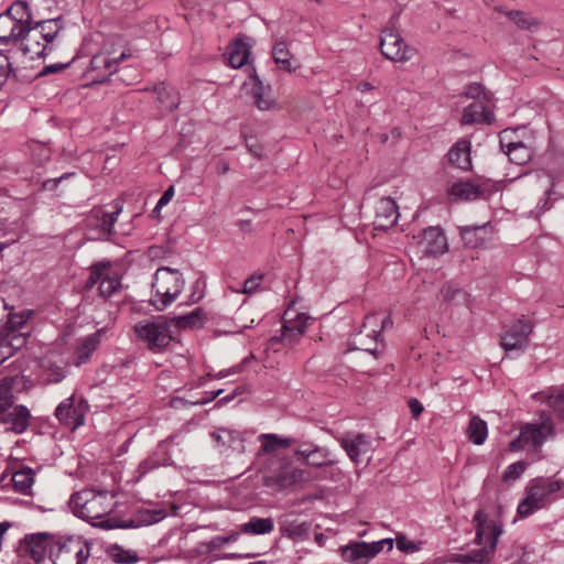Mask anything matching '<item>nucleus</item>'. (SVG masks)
<instances>
[{
	"instance_id": "1",
	"label": "nucleus",
	"mask_w": 564,
	"mask_h": 564,
	"mask_svg": "<svg viewBox=\"0 0 564 564\" xmlns=\"http://www.w3.org/2000/svg\"><path fill=\"white\" fill-rule=\"evenodd\" d=\"M33 28L32 10L24 0L14 2L0 14V42L3 44L14 43L11 52L18 69L33 68L35 54L32 46L24 43Z\"/></svg>"
},
{
	"instance_id": "2",
	"label": "nucleus",
	"mask_w": 564,
	"mask_h": 564,
	"mask_svg": "<svg viewBox=\"0 0 564 564\" xmlns=\"http://www.w3.org/2000/svg\"><path fill=\"white\" fill-rule=\"evenodd\" d=\"M47 552L54 564H86L90 544L77 535L56 538L52 533L37 532V562Z\"/></svg>"
},
{
	"instance_id": "3",
	"label": "nucleus",
	"mask_w": 564,
	"mask_h": 564,
	"mask_svg": "<svg viewBox=\"0 0 564 564\" xmlns=\"http://www.w3.org/2000/svg\"><path fill=\"white\" fill-rule=\"evenodd\" d=\"M184 286L185 280L180 270L160 267L153 275L150 303L155 310L164 311L178 297Z\"/></svg>"
},
{
	"instance_id": "4",
	"label": "nucleus",
	"mask_w": 564,
	"mask_h": 564,
	"mask_svg": "<svg viewBox=\"0 0 564 564\" xmlns=\"http://www.w3.org/2000/svg\"><path fill=\"white\" fill-rule=\"evenodd\" d=\"M113 496L108 491L95 492L93 490H82L70 496L69 506L73 513L86 521L97 520L113 511Z\"/></svg>"
},
{
	"instance_id": "5",
	"label": "nucleus",
	"mask_w": 564,
	"mask_h": 564,
	"mask_svg": "<svg viewBox=\"0 0 564 564\" xmlns=\"http://www.w3.org/2000/svg\"><path fill=\"white\" fill-rule=\"evenodd\" d=\"M171 322L165 316H158L138 322L134 332L138 338L153 352L164 350L172 341Z\"/></svg>"
},
{
	"instance_id": "6",
	"label": "nucleus",
	"mask_w": 564,
	"mask_h": 564,
	"mask_svg": "<svg viewBox=\"0 0 564 564\" xmlns=\"http://www.w3.org/2000/svg\"><path fill=\"white\" fill-rule=\"evenodd\" d=\"M540 419L539 424L527 423L521 427L519 436L509 444L511 452L524 448L538 451L554 434V423L544 411L540 412Z\"/></svg>"
},
{
	"instance_id": "7",
	"label": "nucleus",
	"mask_w": 564,
	"mask_h": 564,
	"mask_svg": "<svg viewBox=\"0 0 564 564\" xmlns=\"http://www.w3.org/2000/svg\"><path fill=\"white\" fill-rule=\"evenodd\" d=\"M561 489V482L554 479H536L530 486L527 497L518 506V514L521 518L531 516L536 510L544 508L547 497Z\"/></svg>"
},
{
	"instance_id": "8",
	"label": "nucleus",
	"mask_w": 564,
	"mask_h": 564,
	"mask_svg": "<svg viewBox=\"0 0 564 564\" xmlns=\"http://www.w3.org/2000/svg\"><path fill=\"white\" fill-rule=\"evenodd\" d=\"M380 48L382 55L393 62H406L414 54V50L404 43L393 26L381 31Z\"/></svg>"
},
{
	"instance_id": "9",
	"label": "nucleus",
	"mask_w": 564,
	"mask_h": 564,
	"mask_svg": "<svg viewBox=\"0 0 564 564\" xmlns=\"http://www.w3.org/2000/svg\"><path fill=\"white\" fill-rule=\"evenodd\" d=\"M32 315L33 311L31 310L18 314H10L6 325L2 327L0 335L6 336L7 345L12 348V352L26 344L30 334L22 332V328Z\"/></svg>"
},
{
	"instance_id": "10",
	"label": "nucleus",
	"mask_w": 564,
	"mask_h": 564,
	"mask_svg": "<svg viewBox=\"0 0 564 564\" xmlns=\"http://www.w3.org/2000/svg\"><path fill=\"white\" fill-rule=\"evenodd\" d=\"M339 444L355 464H359L375 451V441L365 433L348 432L339 438Z\"/></svg>"
},
{
	"instance_id": "11",
	"label": "nucleus",
	"mask_w": 564,
	"mask_h": 564,
	"mask_svg": "<svg viewBox=\"0 0 564 564\" xmlns=\"http://www.w3.org/2000/svg\"><path fill=\"white\" fill-rule=\"evenodd\" d=\"M532 325L529 321L518 319L501 336V346L507 352H523L529 344Z\"/></svg>"
},
{
	"instance_id": "12",
	"label": "nucleus",
	"mask_w": 564,
	"mask_h": 564,
	"mask_svg": "<svg viewBox=\"0 0 564 564\" xmlns=\"http://www.w3.org/2000/svg\"><path fill=\"white\" fill-rule=\"evenodd\" d=\"M419 248L425 257H437L447 250V239L440 227H429L421 234Z\"/></svg>"
},
{
	"instance_id": "13",
	"label": "nucleus",
	"mask_w": 564,
	"mask_h": 564,
	"mask_svg": "<svg viewBox=\"0 0 564 564\" xmlns=\"http://www.w3.org/2000/svg\"><path fill=\"white\" fill-rule=\"evenodd\" d=\"M399 213L395 202L390 197H381L375 207L373 225L376 229L391 228L398 220Z\"/></svg>"
},
{
	"instance_id": "14",
	"label": "nucleus",
	"mask_w": 564,
	"mask_h": 564,
	"mask_svg": "<svg viewBox=\"0 0 564 564\" xmlns=\"http://www.w3.org/2000/svg\"><path fill=\"white\" fill-rule=\"evenodd\" d=\"M492 227L489 223L479 226L459 227V235L465 246L469 248L482 247L492 238Z\"/></svg>"
},
{
	"instance_id": "15",
	"label": "nucleus",
	"mask_w": 564,
	"mask_h": 564,
	"mask_svg": "<svg viewBox=\"0 0 564 564\" xmlns=\"http://www.w3.org/2000/svg\"><path fill=\"white\" fill-rule=\"evenodd\" d=\"M311 319L312 317L307 314L300 313L295 318L285 321L281 334L283 344L288 346L297 344L305 333L308 321Z\"/></svg>"
},
{
	"instance_id": "16",
	"label": "nucleus",
	"mask_w": 564,
	"mask_h": 564,
	"mask_svg": "<svg viewBox=\"0 0 564 564\" xmlns=\"http://www.w3.org/2000/svg\"><path fill=\"white\" fill-rule=\"evenodd\" d=\"M344 561L351 564H367L376 556V550L367 542H351L340 547Z\"/></svg>"
},
{
	"instance_id": "17",
	"label": "nucleus",
	"mask_w": 564,
	"mask_h": 564,
	"mask_svg": "<svg viewBox=\"0 0 564 564\" xmlns=\"http://www.w3.org/2000/svg\"><path fill=\"white\" fill-rule=\"evenodd\" d=\"M251 37L240 36L227 48V57L232 68H240L247 64L250 56Z\"/></svg>"
},
{
	"instance_id": "18",
	"label": "nucleus",
	"mask_w": 564,
	"mask_h": 564,
	"mask_svg": "<svg viewBox=\"0 0 564 564\" xmlns=\"http://www.w3.org/2000/svg\"><path fill=\"white\" fill-rule=\"evenodd\" d=\"M72 401L73 397L62 402L56 408L55 415L61 423L69 426L72 430H75L84 424L85 414L83 410L74 408Z\"/></svg>"
},
{
	"instance_id": "19",
	"label": "nucleus",
	"mask_w": 564,
	"mask_h": 564,
	"mask_svg": "<svg viewBox=\"0 0 564 564\" xmlns=\"http://www.w3.org/2000/svg\"><path fill=\"white\" fill-rule=\"evenodd\" d=\"M304 471L299 468L281 469L279 473L265 476L264 484L276 490L295 485L303 479Z\"/></svg>"
},
{
	"instance_id": "20",
	"label": "nucleus",
	"mask_w": 564,
	"mask_h": 564,
	"mask_svg": "<svg viewBox=\"0 0 564 564\" xmlns=\"http://www.w3.org/2000/svg\"><path fill=\"white\" fill-rule=\"evenodd\" d=\"M495 116L491 110L481 102H473L467 106L462 116V124L492 123Z\"/></svg>"
},
{
	"instance_id": "21",
	"label": "nucleus",
	"mask_w": 564,
	"mask_h": 564,
	"mask_svg": "<svg viewBox=\"0 0 564 564\" xmlns=\"http://www.w3.org/2000/svg\"><path fill=\"white\" fill-rule=\"evenodd\" d=\"M484 193L485 189L481 186L470 181L456 182L448 188V195L454 200H475Z\"/></svg>"
},
{
	"instance_id": "22",
	"label": "nucleus",
	"mask_w": 564,
	"mask_h": 564,
	"mask_svg": "<svg viewBox=\"0 0 564 564\" xmlns=\"http://www.w3.org/2000/svg\"><path fill=\"white\" fill-rule=\"evenodd\" d=\"M448 161L460 170H469L471 167L470 142L460 140L455 143L448 152Z\"/></svg>"
},
{
	"instance_id": "23",
	"label": "nucleus",
	"mask_w": 564,
	"mask_h": 564,
	"mask_svg": "<svg viewBox=\"0 0 564 564\" xmlns=\"http://www.w3.org/2000/svg\"><path fill=\"white\" fill-rule=\"evenodd\" d=\"M281 534L294 542H302L310 538L311 523L297 520H284L280 527Z\"/></svg>"
},
{
	"instance_id": "24",
	"label": "nucleus",
	"mask_w": 564,
	"mask_h": 564,
	"mask_svg": "<svg viewBox=\"0 0 564 564\" xmlns=\"http://www.w3.org/2000/svg\"><path fill=\"white\" fill-rule=\"evenodd\" d=\"M156 101L162 111H173L178 106V95L172 86L160 83L154 87Z\"/></svg>"
},
{
	"instance_id": "25",
	"label": "nucleus",
	"mask_w": 564,
	"mask_h": 564,
	"mask_svg": "<svg viewBox=\"0 0 564 564\" xmlns=\"http://www.w3.org/2000/svg\"><path fill=\"white\" fill-rule=\"evenodd\" d=\"M100 343L99 333L88 335L78 340V345L75 350L76 365L80 366L85 364L97 349Z\"/></svg>"
},
{
	"instance_id": "26",
	"label": "nucleus",
	"mask_w": 564,
	"mask_h": 564,
	"mask_svg": "<svg viewBox=\"0 0 564 564\" xmlns=\"http://www.w3.org/2000/svg\"><path fill=\"white\" fill-rule=\"evenodd\" d=\"M501 148L505 150L506 154L509 156L510 161L516 164H524L531 158L530 149L523 144L522 142H509L507 144L503 141H500Z\"/></svg>"
},
{
	"instance_id": "27",
	"label": "nucleus",
	"mask_w": 564,
	"mask_h": 564,
	"mask_svg": "<svg viewBox=\"0 0 564 564\" xmlns=\"http://www.w3.org/2000/svg\"><path fill=\"white\" fill-rule=\"evenodd\" d=\"M274 523L271 518H251L240 525V531L246 534H268L273 531Z\"/></svg>"
},
{
	"instance_id": "28",
	"label": "nucleus",
	"mask_w": 564,
	"mask_h": 564,
	"mask_svg": "<svg viewBox=\"0 0 564 564\" xmlns=\"http://www.w3.org/2000/svg\"><path fill=\"white\" fill-rule=\"evenodd\" d=\"M30 412L25 406L19 405L8 414L6 423L9 424V429L15 433H22L28 426V420Z\"/></svg>"
},
{
	"instance_id": "29",
	"label": "nucleus",
	"mask_w": 564,
	"mask_h": 564,
	"mask_svg": "<svg viewBox=\"0 0 564 564\" xmlns=\"http://www.w3.org/2000/svg\"><path fill=\"white\" fill-rule=\"evenodd\" d=\"M34 480L32 468L24 467L12 474L11 481L15 491L20 494H29Z\"/></svg>"
},
{
	"instance_id": "30",
	"label": "nucleus",
	"mask_w": 564,
	"mask_h": 564,
	"mask_svg": "<svg viewBox=\"0 0 564 564\" xmlns=\"http://www.w3.org/2000/svg\"><path fill=\"white\" fill-rule=\"evenodd\" d=\"M122 210V206L117 204L116 209L111 213L106 212H98L97 217V227L99 228L100 232L109 239V237L113 232V226L118 219L119 214Z\"/></svg>"
},
{
	"instance_id": "31",
	"label": "nucleus",
	"mask_w": 564,
	"mask_h": 564,
	"mask_svg": "<svg viewBox=\"0 0 564 564\" xmlns=\"http://www.w3.org/2000/svg\"><path fill=\"white\" fill-rule=\"evenodd\" d=\"M261 448L263 453H273L279 448H288L294 444V440L290 437H282L276 434H261Z\"/></svg>"
},
{
	"instance_id": "32",
	"label": "nucleus",
	"mask_w": 564,
	"mask_h": 564,
	"mask_svg": "<svg viewBox=\"0 0 564 564\" xmlns=\"http://www.w3.org/2000/svg\"><path fill=\"white\" fill-rule=\"evenodd\" d=\"M468 438L476 445L485 443L488 436L487 423L479 416H473L467 429Z\"/></svg>"
},
{
	"instance_id": "33",
	"label": "nucleus",
	"mask_w": 564,
	"mask_h": 564,
	"mask_svg": "<svg viewBox=\"0 0 564 564\" xmlns=\"http://www.w3.org/2000/svg\"><path fill=\"white\" fill-rule=\"evenodd\" d=\"M254 86L252 88V95L254 104L260 110H269L272 107V100L269 98V87H265L259 77L254 74Z\"/></svg>"
},
{
	"instance_id": "34",
	"label": "nucleus",
	"mask_w": 564,
	"mask_h": 564,
	"mask_svg": "<svg viewBox=\"0 0 564 564\" xmlns=\"http://www.w3.org/2000/svg\"><path fill=\"white\" fill-rule=\"evenodd\" d=\"M62 29L59 18L45 19L37 21V32L42 35L47 44H50Z\"/></svg>"
},
{
	"instance_id": "35",
	"label": "nucleus",
	"mask_w": 564,
	"mask_h": 564,
	"mask_svg": "<svg viewBox=\"0 0 564 564\" xmlns=\"http://www.w3.org/2000/svg\"><path fill=\"white\" fill-rule=\"evenodd\" d=\"M272 56L275 64L283 70L291 72L295 67L292 65L290 52L284 42H278L272 50Z\"/></svg>"
},
{
	"instance_id": "36",
	"label": "nucleus",
	"mask_w": 564,
	"mask_h": 564,
	"mask_svg": "<svg viewBox=\"0 0 564 564\" xmlns=\"http://www.w3.org/2000/svg\"><path fill=\"white\" fill-rule=\"evenodd\" d=\"M204 316V311L200 307H196L188 314L173 316L169 318L171 325H174L177 328H187L193 327L197 324V322Z\"/></svg>"
},
{
	"instance_id": "37",
	"label": "nucleus",
	"mask_w": 564,
	"mask_h": 564,
	"mask_svg": "<svg viewBox=\"0 0 564 564\" xmlns=\"http://www.w3.org/2000/svg\"><path fill=\"white\" fill-rule=\"evenodd\" d=\"M13 378L6 377L0 380V414L8 411L13 404Z\"/></svg>"
},
{
	"instance_id": "38",
	"label": "nucleus",
	"mask_w": 564,
	"mask_h": 564,
	"mask_svg": "<svg viewBox=\"0 0 564 564\" xmlns=\"http://www.w3.org/2000/svg\"><path fill=\"white\" fill-rule=\"evenodd\" d=\"M218 447H231L234 443L240 442V434L228 429H218L210 434Z\"/></svg>"
},
{
	"instance_id": "39",
	"label": "nucleus",
	"mask_w": 564,
	"mask_h": 564,
	"mask_svg": "<svg viewBox=\"0 0 564 564\" xmlns=\"http://www.w3.org/2000/svg\"><path fill=\"white\" fill-rule=\"evenodd\" d=\"M379 322L380 314L367 315L359 332V336H361L365 333L367 337L378 340L379 337L381 336Z\"/></svg>"
},
{
	"instance_id": "40",
	"label": "nucleus",
	"mask_w": 564,
	"mask_h": 564,
	"mask_svg": "<svg viewBox=\"0 0 564 564\" xmlns=\"http://www.w3.org/2000/svg\"><path fill=\"white\" fill-rule=\"evenodd\" d=\"M130 56L129 53L122 52L117 58H109L105 56H94L91 65L94 68H100L101 66L109 70L110 74L117 70V66L121 61L127 59Z\"/></svg>"
},
{
	"instance_id": "41",
	"label": "nucleus",
	"mask_w": 564,
	"mask_h": 564,
	"mask_svg": "<svg viewBox=\"0 0 564 564\" xmlns=\"http://www.w3.org/2000/svg\"><path fill=\"white\" fill-rule=\"evenodd\" d=\"M441 297L447 303L459 304L466 301V292L448 283L442 288Z\"/></svg>"
},
{
	"instance_id": "42",
	"label": "nucleus",
	"mask_w": 564,
	"mask_h": 564,
	"mask_svg": "<svg viewBox=\"0 0 564 564\" xmlns=\"http://www.w3.org/2000/svg\"><path fill=\"white\" fill-rule=\"evenodd\" d=\"M166 516L164 510H140L138 513V520H134L138 524V528L140 525H149L156 523L164 519Z\"/></svg>"
},
{
	"instance_id": "43",
	"label": "nucleus",
	"mask_w": 564,
	"mask_h": 564,
	"mask_svg": "<svg viewBox=\"0 0 564 564\" xmlns=\"http://www.w3.org/2000/svg\"><path fill=\"white\" fill-rule=\"evenodd\" d=\"M91 524L104 530L138 528V524L134 520L123 521L118 518L106 519L99 522H91Z\"/></svg>"
},
{
	"instance_id": "44",
	"label": "nucleus",
	"mask_w": 564,
	"mask_h": 564,
	"mask_svg": "<svg viewBox=\"0 0 564 564\" xmlns=\"http://www.w3.org/2000/svg\"><path fill=\"white\" fill-rule=\"evenodd\" d=\"M121 286L120 280L117 276H109L105 273L98 286L99 294L102 297H110Z\"/></svg>"
},
{
	"instance_id": "45",
	"label": "nucleus",
	"mask_w": 564,
	"mask_h": 564,
	"mask_svg": "<svg viewBox=\"0 0 564 564\" xmlns=\"http://www.w3.org/2000/svg\"><path fill=\"white\" fill-rule=\"evenodd\" d=\"M508 18L512 20L519 28L524 30H534L538 28L539 22L534 19L528 18L521 11H509L507 13Z\"/></svg>"
},
{
	"instance_id": "46",
	"label": "nucleus",
	"mask_w": 564,
	"mask_h": 564,
	"mask_svg": "<svg viewBox=\"0 0 564 564\" xmlns=\"http://www.w3.org/2000/svg\"><path fill=\"white\" fill-rule=\"evenodd\" d=\"M295 455L299 459H310L311 456H323L324 447H319L313 443H303L295 451Z\"/></svg>"
},
{
	"instance_id": "47",
	"label": "nucleus",
	"mask_w": 564,
	"mask_h": 564,
	"mask_svg": "<svg viewBox=\"0 0 564 564\" xmlns=\"http://www.w3.org/2000/svg\"><path fill=\"white\" fill-rule=\"evenodd\" d=\"M18 552L21 557L35 560V533L25 535L19 544Z\"/></svg>"
},
{
	"instance_id": "48",
	"label": "nucleus",
	"mask_w": 564,
	"mask_h": 564,
	"mask_svg": "<svg viewBox=\"0 0 564 564\" xmlns=\"http://www.w3.org/2000/svg\"><path fill=\"white\" fill-rule=\"evenodd\" d=\"M473 521L476 524V536L475 543L480 545L484 541V535L487 534L486 523H487V513L484 510H478L474 516Z\"/></svg>"
},
{
	"instance_id": "49",
	"label": "nucleus",
	"mask_w": 564,
	"mask_h": 564,
	"mask_svg": "<svg viewBox=\"0 0 564 564\" xmlns=\"http://www.w3.org/2000/svg\"><path fill=\"white\" fill-rule=\"evenodd\" d=\"M13 65L17 66L12 56L9 57L4 51L0 50V87L7 82L13 72Z\"/></svg>"
},
{
	"instance_id": "50",
	"label": "nucleus",
	"mask_w": 564,
	"mask_h": 564,
	"mask_svg": "<svg viewBox=\"0 0 564 564\" xmlns=\"http://www.w3.org/2000/svg\"><path fill=\"white\" fill-rule=\"evenodd\" d=\"M262 280V273H253L245 281L242 290H235L234 288H230V290L236 293L253 294L258 291Z\"/></svg>"
},
{
	"instance_id": "51",
	"label": "nucleus",
	"mask_w": 564,
	"mask_h": 564,
	"mask_svg": "<svg viewBox=\"0 0 564 564\" xmlns=\"http://www.w3.org/2000/svg\"><path fill=\"white\" fill-rule=\"evenodd\" d=\"M545 403L557 417L564 420V393L549 395Z\"/></svg>"
},
{
	"instance_id": "52",
	"label": "nucleus",
	"mask_w": 564,
	"mask_h": 564,
	"mask_svg": "<svg viewBox=\"0 0 564 564\" xmlns=\"http://www.w3.org/2000/svg\"><path fill=\"white\" fill-rule=\"evenodd\" d=\"M206 282L203 278L197 279L192 285V292L188 296L187 304L198 303L205 295Z\"/></svg>"
},
{
	"instance_id": "53",
	"label": "nucleus",
	"mask_w": 564,
	"mask_h": 564,
	"mask_svg": "<svg viewBox=\"0 0 564 564\" xmlns=\"http://www.w3.org/2000/svg\"><path fill=\"white\" fill-rule=\"evenodd\" d=\"M495 550L490 546L471 551L470 557L474 564H489Z\"/></svg>"
},
{
	"instance_id": "54",
	"label": "nucleus",
	"mask_w": 564,
	"mask_h": 564,
	"mask_svg": "<svg viewBox=\"0 0 564 564\" xmlns=\"http://www.w3.org/2000/svg\"><path fill=\"white\" fill-rule=\"evenodd\" d=\"M524 470L525 464L523 462L512 463L506 468L503 473V480H516Z\"/></svg>"
},
{
	"instance_id": "55",
	"label": "nucleus",
	"mask_w": 564,
	"mask_h": 564,
	"mask_svg": "<svg viewBox=\"0 0 564 564\" xmlns=\"http://www.w3.org/2000/svg\"><path fill=\"white\" fill-rule=\"evenodd\" d=\"M486 531L490 535V544L491 550H496L498 539L502 534V525L496 522L486 523Z\"/></svg>"
},
{
	"instance_id": "56",
	"label": "nucleus",
	"mask_w": 564,
	"mask_h": 564,
	"mask_svg": "<svg viewBox=\"0 0 564 564\" xmlns=\"http://www.w3.org/2000/svg\"><path fill=\"white\" fill-rule=\"evenodd\" d=\"M72 62H73V59L67 63H55V64L46 65L37 73V78L62 72V70L68 68L70 66Z\"/></svg>"
},
{
	"instance_id": "57",
	"label": "nucleus",
	"mask_w": 564,
	"mask_h": 564,
	"mask_svg": "<svg viewBox=\"0 0 564 564\" xmlns=\"http://www.w3.org/2000/svg\"><path fill=\"white\" fill-rule=\"evenodd\" d=\"M105 271H106L105 267L94 265L91 268L90 275L86 282V288L90 289L97 283L100 284V281L102 280V278L105 275Z\"/></svg>"
},
{
	"instance_id": "58",
	"label": "nucleus",
	"mask_w": 564,
	"mask_h": 564,
	"mask_svg": "<svg viewBox=\"0 0 564 564\" xmlns=\"http://www.w3.org/2000/svg\"><path fill=\"white\" fill-rule=\"evenodd\" d=\"M329 452L327 448L324 447V455L323 456H311L310 459H306V464L313 467H324L333 465L334 462L328 459Z\"/></svg>"
},
{
	"instance_id": "59",
	"label": "nucleus",
	"mask_w": 564,
	"mask_h": 564,
	"mask_svg": "<svg viewBox=\"0 0 564 564\" xmlns=\"http://www.w3.org/2000/svg\"><path fill=\"white\" fill-rule=\"evenodd\" d=\"M238 539V533H232L228 536H215L208 542V547L212 550L221 549L225 544L234 542Z\"/></svg>"
},
{
	"instance_id": "60",
	"label": "nucleus",
	"mask_w": 564,
	"mask_h": 564,
	"mask_svg": "<svg viewBox=\"0 0 564 564\" xmlns=\"http://www.w3.org/2000/svg\"><path fill=\"white\" fill-rule=\"evenodd\" d=\"M159 465L155 460L153 459H144L142 460L139 466H138V469H137V473H138V479L142 478L144 475H147L150 470L156 468Z\"/></svg>"
},
{
	"instance_id": "61",
	"label": "nucleus",
	"mask_w": 564,
	"mask_h": 564,
	"mask_svg": "<svg viewBox=\"0 0 564 564\" xmlns=\"http://www.w3.org/2000/svg\"><path fill=\"white\" fill-rule=\"evenodd\" d=\"M73 174L72 173H64L63 175L58 176V177H54V178H47L45 181H43L42 183V189L43 191H54L57 185L65 178H68L69 176H72Z\"/></svg>"
},
{
	"instance_id": "62",
	"label": "nucleus",
	"mask_w": 564,
	"mask_h": 564,
	"mask_svg": "<svg viewBox=\"0 0 564 564\" xmlns=\"http://www.w3.org/2000/svg\"><path fill=\"white\" fill-rule=\"evenodd\" d=\"M174 196V187L170 186L161 196L159 202L156 203V206L153 209V213H159L161 208H163L165 205H167Z\"/></svg>"
},
{
	"instance_id": "63",
	"label": "nucleus",
	"mask_w": 564,
	"mask_h": 564,
	"mask_svg": "<svg viewBox=\"0 0 564 564\" xmlns=\"http://www.w3.org/2000/svg\"><path fill=\"white\" fill-rule=\"evenodd\" d=\"M359 344H360L359 349H362V350L373 355L375 357H378L380 355V351L378 350L379 339L376 340V339L371 338L370 343H364L362 338L360 337Z\"/></svg>"
},
{
	"instance_id": "64",
	"label": "nucleus",
	"mask_w": 564,
	"mask_h": 564,
	"mask_svg": "<svg viewBox=\"0 0 564 564\" xmlns=\"http://www.w3.org/2000/svg\"><path fill=\"white\" fill-rule=\"evenodd\" d=\"M538 181L540 182H543L544 185L547 186L546 191H545V195H551V192L553 189V186H554V183L551 178V176L544 172V171H538L534 175H533Z\"/></svg>"
}]
</instances>
